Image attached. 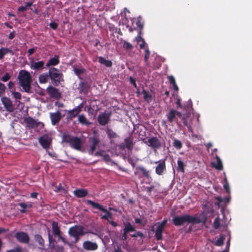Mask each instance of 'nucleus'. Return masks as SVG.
<instances>
[{
	"mask_svg": "<svg viewBox=\"0 0 252 252\" xmlns=\"http://www.w3.org/2000/svg\"><path fill=\"white\" fill-rule=\"evenodd\" d=\"M84 230V228L82 225H75L69 228L68 233L70 237L74 238V242L77 243L80 240V237L86 234Z\"/></svg>",
	"mask_w": 252,
	"mask_h": 252,
	"instance_id": "nucleus-6",
	"label": "nucleus"
},
{
	"mask_svg": "<svg viewBox=\"0 0 252 252\" xmlns=\"http://www.w3.org/2000/svg\"><path fill=\"white\" fill-rule=\"evenodd\" d=\"M173 145L177 149H180L183 146L182 142L177 139H174Z\"/></svg>",
	"mask_w": 252,
	"mask_h": 252,
	"instance_id": "nucleus-44",
	"label": "nucleus"
},
{
	"mask_svg": "<svg viewBox=\"0 0 252 252\" xmlns=\"http://www.w3.org/2000/svg\"><path fill=\"white\" fill-rule=\"evenodd\" d=\"M19 206L22 208V209L20 210V212L21 213H25L26 211L25 209L27 208L26 203L21 202L19 203Z\"/></svg>",
	"mask_w": 252,
	"mask_h": 252,
	"instance_id": "nucleus-52",
	"label": "nucleus"
},
{
	"mask_svg": "<svg viewBox=\"0 0 252 252\" xmlns=\"http://www.w3.org/2000/svg\"><path fill=\"white\" fill-rule=\"evenodd\" d=\"M220 227V219L217 217L213 222V228L215 229H218Z\"/></svg>",
	"mask_w": 252,
	"mask_h": 252,
	"instance_id": "nucleus-45",
	"label": "nucleus"
},
{
	"mask_svg": "<svg viewBox=\"0 0 252 252\" xmlns=\"http://www.w3.org/2000/svg\"><path fill=\"white\" fill-rule=\"evenodd\" d=\"M125 147L128 150H131L133 147V143L131 137H127L125 139Z\"/></svg>",
	"mask_w": 252,
	"mask_h": 252,
	"instance_id": "nucleus-32",
	"label": "nucleus"
},
{
	"mask_svg": "<svg viewBox=\"0 0 252 252\" xmlns=\"http://www.w3.org/2000/svg\"><path fill=\"white\" fill-rule=\"evenodd\" d=\"M185 166L184 163L181 160V158H179L177 161V170L178 171L181 172L182 173L185 172Z\"/></svg>",
	"mask_w": 252,
	"mask_h": 252,
	"instance_id": "nucleus-35",
	"label": "nucleus"
},
{
	"mask_svg": "<svg viewBox=\"0 0 252 252\" xmlns=\"http://www.w3.org/2000/svg\"><path fill=\"white\" fill-rule=\"evenodd\" d=\"M44 62L42 61L37 62L32 61L31 62V68L35 70H41L44 68Z\"/></svg>",
	"mask_w": 252,
	"mask_h": 252,
	"instance_id": "nucleus-21",
	"label": "nucleus"
},
{
	"mask_svg": "<svg viewBox=\"0 0 252 252\" xmlns=\"http://www.w3.org/2000/svg\"><path fill=\"white\" fill-rule=\"evenodd\" d=\"M223 188L226 192H229L230 191L229 187V184L227 182L226 179H225V183L223 184Z\"/></svg>",
	"mask_w": 252,
	"mask_h": 252,
	"instance_id": "nucleus-53",
	"label": "nucleus"
},
{
	"mask_svg": "<svg viewBox=\"0 0 252 252\" xmlns=\"http://www.w3.org/2000/svg\"><path fill=\"white\" fill-rule=\"evenodd\" d=\"M25 4H26L25 6H20L18 7V11L19 12L25 11L27 10V9H28V7H31V6L32 5L33 1H29L27 2H26Z\"/></svg>",
	"mask_w": 252,
	"mask_h": 252,
	"instance_id": "nucleus-37",
	"label": "nucleus"
},
{
	"mask_svg": "<svg viewBox=\"0 0 252 252\" xmlns=\"http://www.w3.org/2000/svg\"><path fill=\"white\" fill-rule=\"evenodd\" d=\"M89 141L91 144L90 146L88 153L89 155H93L100 143V139L97 136H94L89 138Z\"/></svg>",
	"mask_w": 252,
	"mask_h": 252,
	"instance_id": "nucleus-13",
	"label": "nucleus"
},
{
	"mask_svg": "<svg viewBox=\"0 0 252 252\" xmlns=\"http://www.w3.org/2000/svg\"><path fill=\"white\" fill-rule=\"evenodd\" d=\"M6 252H23L22 249L20 247H17L13 250H8Z\"/></svg>",
	"mask_w": 252,
	"mask_h": 252,
	"instance_id": "nucleus-54",
	"label": "nucleus"
},
{
	"mask_svg": "<svg viewBox=\"0 0 252 252\" xmlns=\"http://www.w3.org/2000/svg\"><path fill=\"white\" fill-rule=\"evenodd\" d=\"M154 188L155 187H154V186H151L150 187H148L146 188V190H147V191L149 193H151L152 191L154 189Z\"/></svg>",
	"mask_w": 252,
	"mask_h": 252,
	"instance_id": "nucleus-64",
	"label": "nucleus"
},
{
	"mask_svg": "<svg viewBox=\"0 0 252 252\" xmlns=\"http://www.w3.org/2000/svg\"><path fill=\"white\" fill-rule=\"evenodd\" d=\"M225 237L224 236H220L215 243L214 245L217 246H221L224 244Z\"/></svg>",
	"mask_w": 252,
	"mask_h": 252,
	"instance_id": "nucleus-41",
	"label": "nucleus"
},
{
	"mask_svg": "<svg viewBox=\"0 0 252 252\" xmlns=\"http://www.w3.org/2000/svg\"><path fill=\"white\" fill-rule=\"evenodd\" d=\"M106 133L109 138H115L117 136L116 132L113 131L111 128H108L106 130Z\"/></svg>",
	"mask_w": 252,
	"mask_h": 252,
	"instance_id": "nucleus-40",
	"label": "nucleus"
},
{
	"mask_svg": "<svg viewBox=\"0 0 252 252\" xmlns=\"http://www.w3.org/2000/svg\"><path fill=\"white\" fill-rule=\"evenodd\" d=\"M89 85L86 82H81L79 84L78 89L80 94H86L89 89Z\"/></svg>",
	"mask_w": 252,
	"mask_h": 252,
	"instance_id": "nucleus-24",
	"label": "nucleus"
},
{
	"mask_svg": "<svg viewBox=\"0 0 252 252\" xmlns=\"http://www.w3.org/2000/svg\"><path fill=\"white\" fill-rule=\"evenodd\" d=\"M73 193L78 198H84L88 194V191L85 189H77L73 191Z\"/></svg>",
	"mask_w": 252,
	"mask_h": 252,
	"instance_id": "nucleus-22",
	"label": "nucleus"
},
{
	"mask_svg": "<svg viewBox=\"0 0 252 252\" xmlns=\"http://www.w3.org/2000/svg\"><path fill=\"white\" fill-rule=\"evenodd\" d=\"M140 49H146V47H147V45L145 41H143L141 42V43L139 45Z\"/></svg>",
	"mask_w": 252,
	"mask_h": 252,
	"instance_id": "nucleus-62",
	"label": "nucleus"
},
{
	"mask_svg": "<svg viewBox=\"0 0 252 252\" xmlns=\"http://www.w3.org/2000/svg\"><path fill=\"white\" fill-rule=\"evenodd\" d=\"M86 201L88 205H91L93 208L98 209L105 213V215L101 217L102 220H105L109 221L110 219L113 218L112 214L106 209L104 208L102 205L91 200H87Z\"/></svg>",
	"mask_w": 252,
	"mask_h": 252,
	"instance_id": "nucleus-7",
	"label": "nucleus"
},
{
	"mask_svg": "<svg viewBox=\"0 0 252 252\" xmlns=\"http://www.w3.org/2000/svg\"><path fill=\"white\" fill-rule=\"evenodd\" d=\"M7 53H10L13 55V51L7 48H1L0 49V60L3 59L4 56Z\"/></svg>",
	"mask_w": 252,
	"mask_h": 252,
	"instance_id": "nucleus-33",
	"label": "nucleus"
},
{
	"mask_svg": "<svg viewBox=\"0 0 252 252\" xmlns=\"http://www.w3.org/2000/svg\"><path fill=\"white\" fill-rule=\"evenodd\" d=\"M167 78H168V80L171 84H173L176 82L175 78L172 75L169 76H168Z\"/></svg>",
	"mask_w": 252,
	"mask_h": 252,
	"instance_id": "nucleus-59",
	"label": "nucleus"
},
{
	"mask_svg": "<svg viewBox=\"0 0 252 252\" xmlns=\"http://www.w3.org/2000/svg\"><path fill=\"white\" fill-rule=\"evenodd\" d=\"M50 27L53 30H56L58 26V24L56 22H51L49 24Z\"/></svg>",
	"mask_w": 252,
	"mask_h": 252,
	"instance_id": "nucleus-56",
	"label": "nucleus"
},
{
	"mask_svg": "<svg viewBox=\"0 0 252 252\" xmlns=\"http://www.w3.org/2000/svg\"><path fill=\"white\" fill-rule=\"evenodd\" d=\"M98 62L105 65L106 67H110L112 65V63L111 61L107 60L101 56L98 57Z\"/></svg>",
	"mask_w": 252,
	"mask_h": 252,
	"instance_id": "nucleus-34",
	"label": "nucleus"
},
{
	"mask_svg": "<svg viewBox=\"0 0 252 252\" xmlns=\"http://www.w3.org/2000/svg\"><path fill=\"white\" fill-rule=\"evenodd\" d=\"M166 117L168 122L172 126H173L174 123H175L178 126H180L181 123L182 122L184 125L188 127V130L191 131L192 128L191 126V120L189 114L182 113L176 110L171 109L166 113Z\"/></svg>",
	"mask_w": 252,
	"mask_h": 252,
	"instance_id": "nucleus-1",
	"label": "nucleus"
},
{
	"mask_svg": "<svg viewBox=\"0 0 252 252\" xmlns=\"http://www.w3.org/2000/svg\"><path fill=\"white\" fill-rule=\"evenodd\" d=\"M103 159L105 162H109L111 160V158L108 154H104L102 156Z\"/></svg>",
	"mask_w": 252,
	"mask_h": 252,
	"instance_id": "nucleus-55",
	"label": "nucleus"
},
{
	"mask_svg": "<svg viewBox=\"0 0 252 252\" xmlns=\"http://www.w3.org/2000/svg\"><path fill=\"white\" fill-rule=\"evenodd\" d=\"M35 49L34 48L29 49L28 51V53L29 54L28 57L32 55L34 53V52H35Z\"/></svg>",
	"mask_w": 252,
	"mask_h": 252,
	"instance_id": "nucleus-61",
	"label": "nucleus"
},
{
	"mask_svg": "<svg viewBox=\"0 0 252 252\" xmlns=\"http://www.w3.org/2000/svg\"><path fill=\"white\" fill-rule=\"evenodd\" d=\"M73 71L75 74L78 76L86 72V69L84 68H78L77 67H74Z\"/></svg>",
	"mask_w": 252,
	"mask_h": 252,
	"instance_id": "nucleus-39",
	"label": "nucleus"
},
{
	"mask_svg": "<svg viewBox=\"0 0 252 252\" xmlns=\"http://www.w3.org/2000/svg\"><path fill=\"white\" fill-rule=\"evenodd\" d=\"M49 73H45L40 74L38 76V81L40 84H45L47 83L49 78Z\"/></svg>",
	"mask_w": 252,
	"mask_h": 252,
	"instance_id": "nucleus-28",
	"label": "nucleus"
},
{
	"mask_svg": "<svg viewBox=\"0 0 252 252\" xmlns=\"http://www.w3.org/2000/svg\"><path fill=\"white\" fill-rule=\"evenodd\" d=\"M11 78V76L10 74L8 72H6L4 76H3L0 80L4 82H7Z\"/></svg>",
	"mask_w": 252,
	"mask_h": 252,
	"instance_id": "nucleus-46",
	"label": "nucleus"
},
{
	"mask_svg": "<svg viewBox=\"0 0 252 252\" xmlns=\"http://www.w3.org/2000/svg\"><path fill=\"white\" fill-rule=\"evenodd\" d=\"M39 142L44 149H48L52 143V138L47 134H44L39 138Z\"/></svg>",
	"mask_w": 252,
	"mask_h": 252,
	"instance_id": "nucleus-15",
	"label": "nucleus"
},
{
	"mask_svg": "<svg viewBox=\"0 0 252 252\" xmlns=\"http://www.w3.org/2000/svg\"><path fill=\"white\" fill-rule=\"evenodd\" d=\"M110 120V113L103 112L100 114L97 118V121L99 125L105 126L107 124Z\"/></svg>",
	"mask_w": 252,
	"mask_h": 252,
	"instance_id": "nucleus-17",
	"label": "nucleus"
},
{
	"mask_svg": "<svg viewBox=\"0 0 252 252\" xmlns=\"http://www.w3.org/2000/svg\"><path fill=\"white\" fill-rule=\"evenodd\" d=\"M150 52L148 47H147V48H146L145 50L144 61L145 62H148V60L150 57Z\"/></svg>",
	"mask_w": 252,
	"mask_h": 252,
	"instance_id": "nucleus-47",
	"label": "nucleus"
},
{
	"mask_svg": "<svg viewBox=\"0 0 252 252\" xmlns=\"http://www.w3.org/2000/svg\"><path fill=\"white\" fill-rule=\"evenodd\" d=\"M17 78L19 84L23 91L27 93H31L32 78L30 72L26 70H22L19 72Z\"/></svg>",
	"mask_w": 252,
	"mask_h": 252,
	"instance_id": "nucleus-3",
	"label": "nucleus"
},
{
	"mask_svg": "<svg viewBox=\"0 0 252 252\" xmlns=\"http://www.w3.org/2000/svg\"><path fill=\"white\" fill-rule=\"evenodd\" d=\"M129 82L134 87V88H137L136 80L134 78H133L132 77H129Z\"/></svg>",
	"mask_w": 252,
	"mask_h": 252,
	"instance_id": "nucleus-57",
	"label": "nucleus"
},
{
	"mask_svg": "<svg viewBox=\"0 0 252 252\" xmlns=\"http://www.w3.org/2000/svg\"><path fill=\"white\" fill-rule=\"evenodd\" d=\"M123 48L127 51H130L133 48V46L131 44L127 41H124L123 43Z\"/></svg>",
	"mask_w": 252,
	"mask_h": 252,
	"instance_id": "nucleus-42",
	"label": "nucleus"
},
{
	"mask_svg": "<svg viewBox=\"0 0 252 252\" xmlns=\"http://www.w3.org/2000/svg\"><path fill=\"white\" fill-rule=\"evenodd\" d=\"M78 121L79 123L82 125L89 126L91 124V123L87 120L86 117L83 114L78 115Z\"/></svg>",
	"mask_w": 252,
	"mask_h": 252,
	"instance_id": "nucleus-27",
	"label": "nucleus"
},
{
	"mask_svg": "<svg viewBox=\"0 0 252 252\" xmlns=\"http://www.w3.org/2000/svg\"><path fill=\"white\" fill-rule=\"evenodd\" d=\"M63 116L59 111H57L55 113H50V118L51 120V123L53 125H56L58 124L61 121Z\"/></svg>",
	"mask_w": 252,
	"mask_h": 252,
	"instance_id": "nucleus-19",
	"label": "nucleus"
},
{
	"mask_svg": "<svg viewBox=\"0 0 252 252\" xmlns=\"http://www.w3.org/2000/svg\"><path fill=\"white\" fill-rule=\"evenodd\" d=\"M140 34L138 33V36L136 37L135 39L138 43H140L143 41H145L144 39L140 36Z\"/></svg>",
	"mask_w": 252,
	"mask_h": 252,
	"instance_id": "nucleus-60",
	"label": "nucleus"
},
{
	"mask_svg": "<svg viewBox=\"0 0 252 252\" xmlns=\"http://www.w3.org/2000/svg\"><path fill=\"white\" fill-rule=\"evenodd\" d=\"M144 99L145 101L149 102L152 99V95L145 90L143 91Z\"/></svg>",
	"mask_w": 252,
	"mask_h": 252,
	"instance_id": "nucleus-43",
	"label": "nucleus"
},
{
	"mask_svg": "<svg viewBox=\"0 0 252 252\" xmlns=\"http://www.w3.org/2000/svg\"><path fill=\"white\" fill-rule=\"evenodd\" d=\"M105 153V152L103 150H101V151H97L96 152L95 154H94V156H96V157H102L104 155V153Z\"/></svg>",
	"mask_w": 252,
	"mask_h": 252,
	"instance_id": "nucleus-58",
	"label": "nucleus"
},
{
	"mask_svg": "<svg viewBox=\"0 0 252 252\" xmlns=\"http://www.w3.org/2000/svg\"><path fill=\"white\" fill-rule=\"evenodd\" d=\"M1 101L7 111L9 113L13 112L14 110V106L12 101L9 97L6 96L2 97Z\"/></svg>",
	"mask_w": 252,
	"mask_h": 252,
	"instance_id": "nucleus-14",
	"label": "nucleus"
},
{
	"mask_svg": "<svg viewBox=\"0 0 252 252\" xmlns=\"http://www.w3.org/2000/svg\"><path fill=\"white\" fill-rule=\"evenodd\" d=\"M134 18L131 19V25L129 24H127L126 27L128 28V30L130 32H132L134 30H136V28H138L139 30V34L141 33V31L143 29L144 24L142 21V18L139 16L137 18V21L136 22V27L133 26V23L134 22Z\"/></svg>",
	"mask_w": 252,
	"mask_h": 252,
	"instance_id": "nucleus-8",
	"label": "nucleus"
},
{
	"mask_svg": "<svg viewBox=\"0 0 252 252\" xmlns=\"http://www.w3.org/2000/svg\"><path fill=\"white\" fill-rule=\"evenodd\" d=\"M48 73L50 78L55 86H58L62 82H63V74L59 69L55 67H50Z\"/></svg>",
	"mask_w": 252,
	"mask_h": 252,
	"instance_id": "nucleus-5",
	"label": "nucleus"
},
{
	"mask_svg": "<svg viewBox=\"0 0 252 252\" xmlns=\"http://www.w3.org/2000/svg\"><path fill=\"white\" fill-rule=\"evenodd\" d=\"M207 218L205 216L200 219L196 216H192L188 214L180 216H175L172 219L173 224L176 226L183 225L186 223L192 224H199L200 223L205 224Z\"/></svg>",
	"mask_w": 252,
	"mask_h": 252,
	"instance_id": "nucleus-2",
	"label": "nucleus"
},
{
	"mask_svg": "<svg viewBox=\"0 0 252 252\" xmlns=\"http://www.w3.org/2000/svg\"><path fill=\"white\" fill-rule=\"evenodd\" d=\"M15 32L14 31L9 33V34L8 35V38L9 39H12L15 37Z\"/></svg>",
	"mask_w": 252,
	"mask_h": 252,
	"instance_id": "nucleus-63",
	"label": "nucleus"
},
{
	"mask_svg": "<svg viewBox=\"0 0 252 252\" xmlns=\"http://www.w3.org/2000/svg\"><path fill=\"white\" fill-rule=\"evenodd\" d=\"M23 120L24 123L26 124V126L29 128H35L40 126L41 125L43 126L42 123L38 122L37 120L34 119L30 116L27 117H24Z\"/></svg>",
	"mask_w": 252,
	"mask_h": 252,
	"instance_id": "nucleus-10",
	"label": "nucleus"
},
{
	"mask_svg": "<svg viewBox=\"0 0 252 252\" xmlns=\"http://www.w3.org/2000/svg\"><path fill=\"white\" fill-rule=\"evenodd\" d=\"M34 239L35 242L38 244V248L44 250L45 248V241L42 237L39 234H35L34 236Z\"/></svg>",
	"mask_w": 252,
	"mask_h": 252,
	"instance_id": "nucleus-23",
	"label": "nucleus"
},
{
	"mask_svg": "<svg viewBox=\"0 0 252 252\" xmlns=\"http://www.w3.org/2000/svg\"><path fill=\"white\" fill-rule=\"evenodd\" d=\"M167 222V220L166 219H164L161 222L157 223V226L164 229Z\"/></svg>",
	"mask_w": 252,
	"mask_h": 252,
	"instance_id": "nucleus-51",
	"label": "nucleus"
},
{
	"mask_svg": "<svg viewBox=\"0 0 252 252\" xmlns=\"http://www.w3.org/2000/svg\"><path fill=\"white\" fill-rule=\"evenodd\" d=\"M52 229L53 233L54 236H60L62 232L60 230V227L58 225V223L56 221H53L52 223Z\"/></svg>",
	"mask_w": 252,
	"mask_h": 252,
	"instance_id": "nucleus-25",
	"label": "nucleus"
},
{
	"mask_svg": "<svg viewBox=\"0 0 252 252\" xmlns=\"http://www.w3.org/2000/svg\"><path fill=\"white\" fill-rule=\"evenodd\" d=\"M17 240L22 243L27 244L30 241L28 234L24 232H17L15 234Z\"/></svg>",
	"mask_w": 252,
	"mask_h": 252,
	"instance_id": "nucleus-16",
	"label": "nucleus"
},
{
	"mask_svg": "<svg viewBox=\"0 0 252 252\" xmlns=\"http://www.w3.org/2000/svg\"><path fill=\"white\" fill-rule=\"evenodd\" d=\"M6 89V88L5 85L0 82V96L4 94Z\"/></svg>",
	"mask_w": 252,
	"mask_h": 252,
	"instance_id": "nucleus-50",
	"label": "nucleus"
},
{
	"mask_svg": "<svg viewBox=\"0 0 252 252\" xmlns=\"http://www.w3.org/2000/svg\"><path fill=\"white\" fill-rule=\"evenodd\" d=\"M46 92L52 98L59 100L62 97V94L59 90L52 86H49L47 88Z\"/></svg>",
	"mask_w": 252,
	"mask_h": 252,
	"instance_id": "nucleus-11",
	"label": "nucleus"
},
{
	"mask_svg": "<svg viewBox=\"0 0 252 252\" xmlns=\"http://www.w3.org/2000/svg\"><path fill=\"white\" fill-rule=\"evenodd\" d=\"M149 146L155 150L159 149L161 146V143L159 139L156 137H152L145 142Z\"/></svg>",
	"mask_w": 252,
	"mask_h": 252,
	"instance_id": "nucleus-18",
	"label": "nucleus"
},
{
	"mask_svg": "<svg viewBox=\"0 0 252 252\" xmlns=\"http://www.w3.org/2000/svg\"><path fill=\"white\" fill-rule=\"evenodd\" d=\"M164 230V229L157 226L155 235V236L157 240L159 241L162 239V233Z\"/></svg>",
	"mask_w": 252,
	"mask_h": 252,
	"instance_id": "nucleus-31",
	"label": "nucleus"
},
{
	"mask_svg": "<svg viewBox=\"0 0 252 252\" xmlns=\"http://www.w3.org/2000/svg\"><path fill=\"white\" fill-rule=\"evenodd\" d=\"M130 236L131 237H134V238H136L137 237H140L141 238H144V235L142 232H141L140 231H135V233L133 234H130Z\"/></svg>",
	"mask_w": 252,
	"mask_h": 252,
	"instance_id": "nucleus-48",
	"label": "nucleus"
},
{
	"mask_svg": "<svg viewBox=\"0 0 252 252\" xmlns=\"http://www.w3.org/2000/svg\"><path fill=\"white\" fill-rule=\"evenodd\" d=\"M60 63L59 57L55 56L54 57L51 58L47 63L46 66L50 67L51 66H55L58 64Z\"/></svg>",
	"mask_w": 252,
	"mask_h": 252,
	"instance_id": "nucleus-26",
	"label": "nucleus"
},
{
	"mask_svg": "<svg viewBox=\"0 0 252 252\" xmlns=\"http://www.w3.org/2000/svg\"><path fill=\"white\" fill-rule=\"evenodd\" d=\"M7 86L10 93H11V90H16L15 84L12 81H9Z\"/></svg>",
	"mask_w": 252,
	"mask_h": 252,
	"instance_id": "nucleus-49",
	"label": "nucleus"
},
{
	"mask_svg": "<svg viewBox=\"0 0 252 252\" xmlns=\"http://www.w3.org/2000/svg\"><path fill=\"white\" fill-rule=\"evenodd\" d=\"M83 248L88 251H94L98 248L96 243H93L91 241H87L83 244Z\"/></svg>",
	"mask_w": 252,
	"mask_h": 252,
	"instance_id": "nucleus-20",
	"label": "nucleus"
},
{
	"mask_svg": "<svg viewBox=\"0 0 252 252\" xmlns=\"http://www.w3.org/2000/svg\"><path fill=\"white\" fill-rule=\"evenodd\" d=\"M166 159L159 160L158 161H155L154 164H157V165L155 168L156 173L159 175H162L166 171Z\"/></svg>",
	"mask_w": 252,
	"mask_h": 252,
	"instance_id": "nucleus-12",
	"label": "nucleus"
},
{
	"mask_svg": "<svg viewBox=\"0 0 252 252\" xmlns=\"http://www.w3.org/2000/svg\"><path fill=\"white\" fill-rule=\"evenodd\" d=\"M11 94L15 99L16 102L21 99L22 95L20 93L16 92L15 90H11Z\"/></svg>",
	"mask_w": 252,
	"mask_h": 252,
	"instance_id": "nucleus-38",
	"label": "nucleus"
},
{
	"mask_svg": "<svg viewBox=\"0 0 252 252\" xmlns=\"http://www.w3.org/2000/svg\"><path fill=\"white\" fill-rule=\"evenodd\" d=\"M137 170H138L141 172L143 176L145 177L147 179L151 178L149 171L147 170L144 167L140 166L136 168Z\"/></svg>",
	"mask_w": 252,
	"mask_h": 252,
	"instance_id": "nucleus-36",
	"label": "nucleus"
},
{
	"mask_svg": "<svg viewBox=\"0 0 252 252\" xmlns=\"http://www.w3.org/2000/svg\"><path fill=\"white\" fill-rule=\"evenodd\" d=\"M125 228L124 229V231H126L128 233L131 232L135 231V227L131 225V224L129 222H127L126 223H124Z\"/></svg>",
	"mask_w": 252,
	"mask_h": 252,
	"instance_id": "nucleus-30",
	"label": "nucleus"
},
{
	"mask_svg": "<svg viewBox=\"0 0 252 252\" xmlns=\"http://www.w3.org/2000/svg\"><path fill=\"white\" fill-rule=\"evenodd\" d=\"M216 162L212 163V166L218 170H221L223 168L222 162L219 156H216Z\"/></svg>",
	"mask_w": 252,
	"mask_h": 252,
	"instance_id": "nucleus-29",
	"label": "nucleus"
},
{
	"mask_svg": "<svg viewBox=\"0 0 252 252\" xmlns=\"http://www.w3.org/2000/svg\"><path fill=\"white\" fill-rule=\"evenodd\" d=\"M83 104H79L76 107L72 110L67 111L66 119L68 121L72 120L74 118L78 116L79 114L82 111Z\"/></svg>",
	"mask_w": 252,
	"mask_h": 252,
	"instance_id": "nucleus-9",
	"label": "nucleus"
},
{
	"mask_svg": "<svg viewBox=\"0 0 252 252\" xmlns=\"http://www.w3.org/2000/svg\"><path fill=\"white\" fill-rule=\"evenodd\" d=\"M63 142L69 144V146L77 151H80L82 142L80 138L71 136L68 134H63L62 137Z\"/></svg>",
	"mask_w": 252,
	"mask_h": 252,
	"instance_id": "nucleus-4",
	"label": "nucleus"
}]
</instances>
